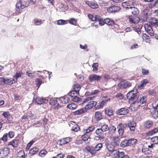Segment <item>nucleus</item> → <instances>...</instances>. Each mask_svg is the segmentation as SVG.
I'll use <instances>...</instances> for the list:
<instances>
[{
  "mask_svg": "<svg viewBox=\"0 0 158 158\" xmlns=\"http://www.w3.org/2000/svg\"><path fill=\"white\" fill-rule=\"evenodd\" d=\"M139 96V93L137 92L136 90L133 89L129 92L127 94V98L129 100L133 101L131 105L134 106L135 108L138 107L139 106V102L138 101V99Z\"/></svg>",
  "mask_w": 158,
  "mask_h": 158,
  "instance_id": "obj_1",
  "label": "nucleus"
},
{
  "mask_svg": "<svg viewBox=\"0 0 158 158\" xmlns=\"http://www.w3.org/2000/svg\"><path fill=\"white\" fill-rule=\"evenodd\" d=\"M95 98L94 97H89L86 98L84 101L83 103L84 104L88 102V103L86 104L85 107V109L86 110H87L89 109L92 108L93 107L95 106L97 104V102L95 101H93V100Z\"/></svg>",
  "mask_w": 158,
  "mask_h": 158,
  "instance_id": "obj_2",
  "label": "nucleus"
},
{
  "mask_svg": "<svg viewBox=\"0 0 158 158\" xmlns=\"http://www.w3.org/2000/svg\"><path fill=\"white\" fill-rule=\"evenodd\" d=\"M103 132L100 129H97L95 131L97 136H95L94 139L96 140H101L104 138Z\"/></svg>",
  "mask_w": 158,
  "mask_h": 158,
  "instance_id": "obj_3",
  "label": "nucleus"
},
{
  "mask_svg": "<svg viewBox=\"0 0 158 158\" xmlns=\"http://www.w3.org/2000/svg\"><path fill=\"white\" fill-rule=\"evenodd\" d=\"M33 99L34 102L38 104H41L44 103H46L48 101V100L46 99L41 98L35 95H34Z\"/></svg>",
  "mask_w": 158,
  "mask_h": 158,
  "instance_id": "obj_4",
  "label": "nucleus"
},
{
  "mask_svg": "<svg viewBox=\"0 0 158 158\" xmlns=\"http://www.w3.org/2000/svg\"><path fill=\"white\" fill-rule=\"evenodd\" d=\"M10 149L8 148H1L0 157L2 158H5L9 153Z\"/></svg>",
  "mask_w": 158,
  "mask_h": 158,
  "instance_id": "obj_5",
  "label": "nucleus"
},
{
  "mask_svg": "<svg viewBox=\"0 0 158 158\" xmlns=\"http://www.w3.org/2000/svg\"><path fill=\"white\" fill-rule=\"evenodd\" d=\"M127 125V126L129 127L131 131L134 132L135 131L136 126V123L135 121H130Z\"/></svg>",
  "mask_w": 158,
  "mask_h": 158,
  "instance_id": "obj_6",
  "label": "nucleus"
},
{
  "mask_svg": "<svg viewBox=\"0 0 158 158\" xmlns=\"http://www.w3.org/2000/svg\"><path fill=\"white\" fill-rule=\"evenodd\" d=\"M126 127H127L126 124H123L122 123H121L118 125V131L119 136H121L123 135L124 132V130Z\"/></svg>",
  "mask_w": 158,
  "mask_h": 158,
  "instance_id": "obj_7",
  "label": "nucleus"
},
{
  "mask_svg": "<svg viewBox=\"0 0 158 158\" xmlns=\"http://www.w3.org/2000/svg\"><path fill=\"white\" fill-rule=\"evenodd\" d=\"M145 29L146 31L151 36H153L154 35V33L152 27L150 26V25L148 24H145L144 25Z\"/></svg>",
  "mask_w": 158,
  "mask_h": 158,
  "instance_id": "obj_8",
  "label": "nucleus"
},
{
  "mask_svg": "<svg viewBox=\"0 0 158 158\" xmlns=\"http://www.w3.org/2000/svg\"><path fill=\"white\" fill-rule=\"evenodd\" d=\"M116 146L117 145L111 143L108 144L106 146V148L109 151L111 152L114 154L117 151L114 149Z\"/></svg>",
  "mask_w": 158,
  "mask_h": 158,
  "instance_id": "obj_9",
  "label": "nucleus"
},
{
  "mask_svg": "<svg viewBox=\"0 0 158 158\" xmlns=\"http://www.w3.org/2000/svg\"><path fill=\"white\" fill-rule=\"evenodd\" d=\"M101 78V77L95 74L90 75L89 77V80L91 82L94 81H98Z\"/></svg>",
  "mask_w": 158,
  "mask_h": 158,
  "instance_id": "obj_10",
  "label": "nucleus"
},
{
  "mask_svg": "<svg viewBox=\"0 0 158 158\" xmlns=\"http://www.w3.org/2000/svg\"><path fill=\"white\" fill-rule=\"evenodd\" d=\"M120 88L125 89L131 86V84L127 81H122L118 85Z\"/></svg>",
  "mask_w": 158,
  "mask_h": 158,
  "instance_id": "obj_11",
  "label": "nucleus"
},
{
  "mask_svg": "<svg viewBox=\"0 0 158 158\" xmlns=\"http://www.w3.org/2000/svg\"><path fill=\"white\" fill-rule=\"evenodd\" d=\"M120 7L118 6H113L107 9V11L109 13H113L118 12L120 10Z\"/></svg>",
  "mask_w": 158,
  "mask_h": 158,
  "instance_id": "obj_12",
  "label": "nucleus"
},
{
  "mask_svg": "<svg viewBox=\"0 0 158 158\" xmlns=\"http://www.w3.org/2000/svg\"><path fill=\"white\" fill-rule=\"evenodd\" d=\"M94 118L97 121H100L103 118V115L102 113L99 111L95 112Z\"/></svg>",
  "mask_w": 158,
  "mask_h": 158,
  "instance_id": "obj_13",
  "label": "nucleus"
},
{
  "mask_svg": "<svg viewBox=\"0 0 158 158\" xmlns=\"http://www.w3.org/2000/svg\"><path fill=\"white\" fill-rule=\"evenodd\" d=\"M107 98V97L106 96L103 97L102 98L103 100L100 103V104L99 105H98L97 106V108L98 109H100L102 108L105 104L106 103V102L110 100V98Z\"/></svg>",
  "mask_w": 158,
  "mask_h": 158,
  "instance_id": "obj_14",
  "label": "nucleus"
},
{
  "mask_svg": "<svg viewBox=\"0 0 158 158\" xmlns=\"http://www.w3.org/2000/svg\"><path fill=\"white\" fill-rule=\"evenodd\" d=\"M153 125L152 121L150 120L145 121L143 123V127L145 129H150L152 127Z\"/></svg>",
  "mask_w": 158,
  "mask_h": 158,
  "instance_id": "obj_15",
  "label": "nucleus"
},
{
  "mask_svg": "<svg viewBox=\"0 0 158 158\" xmlns=\"http://www.w3.org/2000/svg\"><path fill=\"white\" fill-rule=\"evenodd\" d=\"M85 150L87 153H90L92 155H94L95 154V152L94 151V148L92 146H86L85 148Z\"/></svg>",
  "mask_w": 158,
  "mask_h": 158,
  "instance_id": "obj_16",
  "label": "nucleus"
},
{
  "mask_svg": "<svg viewBox=\"0 0 158 158\" xmlns=\"http://www.w3.org/2000/svg\"><path fill=\"white\" fill-rule=\"evenodd\" d=\"M151 9L150 7H147L143 10L142 12L143 16L145 19H147L148 15L150 14V10Z\"/></svg>",
  "mask_w": 158,
  "mask_h": 158,
  "instance_id": "obj_17",
  "label": "nucleus"
},
{
  "mask_svg": "<svg viewBox=\"0 0 158 158\" xmlns=\"http://www.w3.org/2000/svg\"><path fill=\"white\" fill-rule=\"evenodd\" d=\"M19 143V139H14L12 141L9 142L8 145V146L11 145L13 147L16 148L17 147Z\"/></svg>",
  "mask_w": 158,
  "mask_h": 158,
  "instance_id": "obj_18",
  "label": "nucleus"
},
{
  "mask_svg": "<svg viewBox=\"0 0 158 158\" xmlns=\"http://www.w3.org/2000/svg\"><path fill=\"white\" fill-rule=\"evenodd\" d=\"M72 139V138L69 137L61 139L60 140V144L63 145L67 144L71 141Z\"/></svg>",
  "mask_w": 158,
  "mask_h": 158,
  "instance_id": "obj_19",
  "label": "nucleus"
},
{
  "mask_svg": "<svg viewBox=\"0 0 158 158\" xmlns=\"http://www.w3.org/2000/svg\"><path fill=\"white\" fill-rule=\"evenodd\" d=\"M129 11L131 12L132 14L134 15H137L139 13V10L136 7L130 6Z\"/></svg>",
  "mask_w": 158,
  "mask_h": 158,
  "instance_id": "obj_20",
  "label": "nucleus"
},
{
  "mask_svg": "<svg viewBox=\"0 0 158 158\" xmlns=\"http://www.w3.org/2000/svg\"><path fill=\"white\" fill-rule=\"evenodd\" d=\"M148 82L149 81L147 79H145L141 81L140 83L138 85V87L140 89H142Z\"/></svg>",
  "mask_w": 158,
  "mask_h": 158,
  "instance_id": "obj_21",
  "label": "nucleus"
},
{
  "mask_svg": "<svg viewBox=\"0 0 158 158\" xmlns=\"http://www.w3.org/2000/svg\"><path fill=\"white\" fill-rule=\"evenodd\" d=\"M150 23V25L156 27L158 26V19L155 18H152Z\"/></svg>",
  "mask_w": 158,
  "mask_h": 158,
  "instance_id": "obj_22",
  "label": "nucleus"
},
{
  "mask_svg": "<svg viewBox=\"0 0 158 158\" xmlns=\"http://www.w3.org/2000/svg\"><path fill=\"white\" fill-rule=\"evenodd\" d=\"M86 3L88 6L93 9H96L98 7V5L95 2L92 1H87Z\"/></svg>",
  "mask_w": 158,
  "mask_h": 158,
  "instance_id": "obj_23",
  "label": "nucleus"
},
{
  "mask_svg": "<svg viewBox=\"0 0 158 158\" xmlns=\"http://www.w3.org/2000/svg\"><path fill=\"white\" fill-rule=\"evenodd\" d=\"M16 10L18 12H19L20 9H23L24 8L23 4H22L21 1H18V2L16 5Z\"/></svg>",
  "mask_w": 158,
  "mask_h": 158,
  "instance_id": "obj_24",
  "label": "nucleus"
},
{
  "mask_svg": "<svg viewBox=\"0 0 158 158\" xmlns=\"http://www.w3.org/2000/svg\"><path fill=\"white\" fill-rule=\"evenodd\" d=\"M105 114L109 116L113 115L114 111L110 107H107L105 110Z\"/></svg>",
  "mask_w": 158,
  "mask_h": 158,
  "instance_id": "obj_25",
  "label": "nucleus"
},
{
  "mask_svg": "<svg viewBox=\"0 0 158 158\" xmlns=\"http://www.w3.org/2000/svg\"><path fill=\"white\" fill-rule=\"evenodd\" d=\"M129 21L131 23L137 24L139 21V18L138 17L130 18L129 19Z\"/></svg>",
  "mask_w": 158,
  "mask_h": 158,
  "instance_id": "obj_26",
  "label": "nucleus"
},
{
  "mask_svg": "<svg viewBox=\"0 0 158 158\" xmlns=\"http://www.w3.org/2000/svg\"><path fill=\"white\" fill-rule=\"evenodd\" d=\"M128 113L127 109L125 108H122L120 109L118 112V114L119 115H124Z\"/></svg>",
  "mask_w": 158,
  "mask_h": 158,
  "instance_id": "obj_27",
  "label": "nucleus"
},
{
  "mask_svg": "<svg viewBox=\"0 0 158 158\" xmlns=\"http://www.w3.org/2000/svg\"><path fill=\"white\" fill-rule=\"evenodd\" d=\"M69 100V98L66 96L61 97L60 98V101L61 103L63 104H65L68 103Z\"/></svg>",
  "mask_w": 158,
  "mask_h": 158,
  "instance_id": "obj_28",
  "label": "nucleus"
},
{
  "mask_svg": "<svg viewBox=\"0 0 158 158\" xmlns=\"http://www.w3.org/2000/svg\"><path fill=\"white\" fill-rule=\"evenodd\" d=\"M86 111V110L85 109V108H82L74 112L73 114L75 115H78L81 114Z\"/></svg>",
  "mask_w": 158,
  "mask_h": 158,
  "instance_id": "obj_29",
  "label": "nucleus"
},
{
  "mask_svg": "<svg viewBox=\"0 0 158 158\" xmlns=\"http://www.w3.org/2000/svg\"><path fill=\"white\" fill-rule=\"evenodd\" d=\"M13 79L6 78L5 79V84L9 85H11L12 84L16 83V81Z\"/></svg>",
  "mask_w": 158,
  "mask_h": 158,
  "instance_id": "obj_30",
  "label": "nucleus"
},
{
  "mask_svg": "<svg viewBox=\"0 0 158 158\" xmlns=\"http://www.w3.org/2000/svg\"><path fill=\"white\" fill-rule=\"evenodd\" d=\"M112 141V143L116 145H118L120 142L119 139V138L117 136H115L113 137Z\"/></svg>",
  "mask_w": 158,
  "mask_h": 158,
  "instance_id": "obj_31",
  "label": "nucleus"
},
{
  "mask_svg": "<svg viewBox=\"0 0 158 158\" xmlns=\"http://www.w3.org/2000/svg\"><path fill=\"white\" fill-rule=\"evenodd\" d=\"M88 17L89 19L93 21H97V20H98L99 16L98 15H95L94 16L91 14H88Z\"/></svg>",
  "mask_w": 158,
  "mask_h": 158,
  "instance_id": "obj_32",
  "label": "nucleus"
},
{
  "mask_svg": "<svg viewBox=\"0 0 158 158\" xmlns=\"http://www.w3.org/2000/svg\"><path fill=\"white\" fill-rule=\"evenodd\" d=\"M59 8L61 11L64 12L67 10L68 6L63 3H60L59 5Z\"/></svg>",
  "mask_w": 158,
  "mask_h": 158,
  "instance_id": "obj_33",
  "label": "nucleus"
},
{
  "mask_svg": "<svg viewBox=\"0 0 158 158\" xmlns=\"http://www.w3.org/2000/svg\"><path fill=\"white\" fill-rule=\"evenodd\" d=\"M18 157L19 158H25L27 155H25L23 150H21L19 152L18 154Z\"/></svg>",
  "mask_w": 158,
  "mask_h": 158,
  "instance_id": "obj_34",
  "label": "nucleus"
},
{
  "mask_svg": "<svg viewBox=\"0 0 158 158\" xmlns=\"http://www.w3.org/2000/svg\"><path fill=\"white\" fill-rule=\"evenodd\" d=\"M128 141V144L129 146L133 145L136 143L137 140L136 139L132 138L127 140Z\"/></svg>",
  "mask_w": 158,
  "mask_h": 158,
  "instance_id": "obj_35",
  "label": "nucleus"
},
{
  "mask_svg": "<svg viewBox=\"0 0 158 158\" xmlns=\"http://www.w3.org/2000/svg\"><path fill=\"white\" fill-rule=\"evenodd\" d=\"M81 88V86L79 85H75L73 86V90L76 92V94H78L79 93V91Z\"/></svg>",
  "mask_w": 158,
  "mask_h": 158,
  "instance_id": "obj_36",
  "label": "nucleus"
},
{
  "mask_svg": "<svg viewBox=\"0 0 158 158\" xmlns=\"http://www.w3.org/2000/svg\"><path fill=\"white\" fill-rule=\"evenodd\" d=\"M22 74V72H19L16 73L15 75L13 76V79L16 81V83L17 82V79L19 77H21V76Z\"/></svg>",
  "mask_w": 158,
  "mask_h": 158,
  "instance_id": "obj_37",
  "label": "nucleus"
},
{
  "mask_svg": "<svg viewBox=\"0 0 158 158\" xmlns=\"http://www.w3.org/2000/svg\"><path fill=\"white\" fill-rule=\"evenodd\" d=\"M115 153L117 155L118 158H124L125 156L124 152H120L118 151H117Z\"/></svg>",
  "mask_w": 158,
  "mask_h": 158,
  "instance_id": "obj_38",
  "label": "nucleus"
},
{
  "mask_svg": "<svg viewBox=\"0 0 158 158\" xmlns=\"http://www.w3.org/2000/svg\"><path fill=\"white\" fill-rule=\"evenodd\" d=\"M105 21L106 24L108 25L112 26L114 24V22L113 20L108 18L105 19Z\"/></svg>",
  "mask_w": 158,
  "mask_h": 158,
  "instance_id": "obj_39",
  "label": "nucleus"
},
{
  "mask_svg": "<svg viewBox=\"0 0 158 158\" xmlns=\"http://www.w3.org/2000/svg\"><path fill=\"white\" fill-rule=\"evenodd\" d=\"M39 149L37 147H34L30 149L29 151V153L31 155H33L36 153L38 152Z\"/></svg>",
  "mask_w": 158,
  "mask_h": 158,
  "instance_id": "obj_40",
  "label": "nucleus"
},
{
  "mask_svg": "<svg viewBox=\"0 0 158 158\" xmlns=\"http://www.w3.org/2000/svg\"><path fill=\"white\" fill-rule=\"evenodd\" d=\"M67 107L69 109H70L74 110L77 108V104L73 103L70 104L68 105L67 106Z\"/></svg>",
  "mask_w": 158,
  "mask_h": 158,
  "instance_id": "obj_41",
  "label": "nucleus"
},
{
  "mask_svg": "<svg viewBox=\"0 0 158 158\" xmlns=\"http://www.w3.org/2000/svg\"><path fill=\"white\" fill-rule=\"evenodd\" d=\"M142 151L145 155H149L151 154V152L150 151L148 148L143 147L142 149Z\"/></svg>",
  "mask_w": 158,
  "mask_h": 158,
  "instance_id": "obj_42",
  "label": "nucleus"
},
{
  "mask_svg": "<svg viewBox=\"0 0 158 158\" xmlns=\"http://www.w3.org/2000/svg\"><path fill=\"white\" fill-rule=\"evenodd\" d=\"M149 2V6L151 7L155 6L158 2V0H150Z\"/></svg>",
  "mask_w": 158,
  "mask_h": 158,
  "instance_id": "obj_43",
  "label": "nucleus"
},
{
  "mask_svg": "<svg viewBox=\"0 0 158 158\" xmlns=\"http://www.w3.org/2000/svg\"><path fill=\"white\" fill-rule=\"evenodd\" d=\"M80 127L79 126L76 124H73L71 130L75 132H77L80 130Z\"/></svg>",
  "mask_w": 158,
  "mask_h": 158,
  "instance_id": "obj_44",
  "label": "nucleus"
},
{
  "mask_svg": "<svg viewBox=\"0 0 158 158\" xmlns=\"http://www.w3.org/2000/svg\"><path fill=\"white\" fill-rule=\"evenodd\" d=\"M128 143V141L127 140H124L123 141L120 143V146L123 148L129 146Z\"/></svg>",
  "mask_w": 158,
  "mask_h": 158,
  "instance_id": "obj_45",
  "label": "nucleus"
},
{
  "mask_svg": "<svg viewBox=\"0 0 158 158\" xmlns=\"http://www.w3.org/2000/svg\"><path fill=\"white\" fill-rule=\"evenodd\" d=\"M100 129L103 132L109 130V127L106 124L102 125Z\"/></svg>",
  "mask_w": 158,
  "mask_h": 158,
  "instance_id": "obj_46",
  "label": "nucleus"
},
{
  "mask_svg": "<svg viewBox=\"0 0 158 158\" xmlns=\"http://www.w3.org/2000/svg\"><path fill=\"white\" fill-rule=\"evenodd\" d=\"M147 101V98L146 96H143L140 99L139 102V104H143L145 103Z\"/></svg>",
  "mask_w": 158,
  "mask_h": 158,
  "instance_id": "obj_47",
  "label": "nucleus"
},
{
  "mask_svg": "<svg viewBox=\"0 0 158 158\" xmlns=\"http://www.w3.org/2000/svg\"><path fill=\"white\" fill-rule=\"evenodd\" d=\"M102 147V144L101 143H99L97 144L95 148H94V149L95 152L99 151Z\"/></svg>",
  "mask_w": 158,
  "mask_h": 158,
  "instance_id": "obj_48",
  "label": "nucleus"
},
{
  "mask_svg": "<svg viewBox=\"0 0 158 158\" xmlns=\"http://www.w3.org/2000/svg\"><path fill=\"white\" fill-rule=\"evenodd\" d=\"M97 21H98L99 24L101 26H103L105 24H106L105 19H102L100 18L99 16L98 20H97Z\"/></svg>",
  "mask_w": 158,
  "mask_h": 158,
  "instance_id": "obj_49",
  "label": "nucleus"
},
{
  "mask_svg": "<svg viewBox=\"0 0 158 158\" xmlns=\"http://www.w3.org/2000/svg\"><path fill=\"white\" fill-rule=\"evenodd\" d=\"M47 153V151L44 149L41 150L39 153V155L41 157H44Z\"/></svg>",
  "mask_w": 158,
  "mask_h": 158,
  "instance_id": "obj_50",
  "label": "nucleus"
},
{
  "mask_svg": "<svg viewBox=\"0 0 158 158\" xmlns=\"http://www.w3.org/2000/svg\"><path fill=\"white\" fill-rule=\"evenodd\" d=\"M142 38L144 40H145L147 42L150 41L149 40L150 39V38L149 36L147 35L146 34H143Z\"/></svg>",
  "mask_w": 158,
  "mask_h": 158,
  "instance_id": "obj_51",
  "label": "nucleus"
},
{
  "mask_svg": "<svg viewBox=\"0 0 158 158\" xmlns=\"http://www.w3.org/2000/svg\"><path fill=\"white\" fill-rule=\"evenodd\" d=\"M50 104L52 105L55 106L57 104V101L55 98L52 99L50 101Z\"/></svg>",
  "mask_w": 158,
  "mask_h": 158,
  "instance_id": "obj_52",
  "label": "nucleus"
},
{
  "mask_svg": "<svg viewBox=\"0 0 158 158\" xmlns=\"http://www.w3.org/2000/svg\"><path fill=\"white\" fill-rule=\"evenodd\" d=\"M67 23L66 21L62 19L58 20L57 22V24L58 25H64L66 24Z\"/></svg>",
  "mask_w": 158,
  "mask_h": 158,
  "instance_id": "obj_53",
  "label": "nucleus"
},
{
  "mask_svg": "<svg viewBox=\"0 0 158 158\" xmlns=\"http://www.w3.org/2000/svg\"><path fill=\"white\" fill-rule=\"evenodd\" d=\"M151 141L154 144H158V136H155L152 138Z\"/></svg>",
  "mask_w": 158,
  "mask_h": 158,
  "instance_id": "obj_54",
  "label": "nucleus"
},
{
  "mask_svg": "<svg viewBox=\"0 0 158 158\" xmlns=\"http://www.w3.org/2000/svg\"><path fill=\"white\" fill-rule=\"evenodd\" d=\"M95 129V127L94 126H92L89 127L88 129L86 130V133H87L93 131Z\"/></svg>",
  "mask_w": 158,
  "mask_h": 158,
  "instance_id": "obj_55",
  "label": "nucleus"
},
{
  "mask_svg": "<svg viewBox=\"0 0 158 158\" xmlns=\"http://www.w3.org/2000/svg\"><path fill=\"white\" fill-rule=\"evenodd\" d=\"M98 67V64L97 63H94L92 66L93 68V71L97 73Z\"/></svg>",
  "mask_w": 158,
  "mask_h": 158,
  "instance_id": "obj_56",
  "label": "nucleus"
},
{
  "mask_svg": "<svg viewBox=\"0 0 158 158\" xmlns=\"http://www.w3.org/2000/svg\"><path fill=\"white\" fill-rule=\"evenodd\" d=\"M109 131L112 134H114L116 128L114 126H111L109 127Z\"/></svg>",
  "mask_w": 158,
  "mask_h": 158,
  "instance_id": "obj_57",
  "label": "nucleus"
},
{
  "mask_svg": "<svg viewBox=\"0 0 158 158\" xmlns=\"http://www.w3.org/2000/svg\"><path fill=\"white\" fill-rule=\"evenodd\" d=\"M128 4L129 3L126 2H124L122 3V6L124 8L126 9H127L129 10V9L130 8V6L128 5Z\"/></svg>",
  "mask_w": 158,
  "mask_h": 158,
  "instance_id": "obj_58",
  "label": "nucleus"
},
{
  "mask_svg": "<svg viewBox=\"0 0 158 158\" xmlns=\"http://www.w3.org/2000/svg\"><path fill=\"white\" fill-rule=\"evenodd\" d=\"M73 97V98H72V100L73 102H77L81 100V98L77 96V95H75Z\"/></svg>",
  "mask_w": 158,
  "mask_h": 158,
  "instance_id": "obj_59",
  "label": "nucleus"
},
{
  "mask_svg": "<svg viewBox=\"0 0 158 158\" xmlns=\"http://www.w3.org/2000/svg\"><path fill=\"white\" fill-rule=\"evenodd\" d=\"M36 84L37 86H39L42 83V81L39 79H36L35 81Z\"/></svg>",
  "mask_w": 158,
  "mask_h": 158,
  "instance_id": "obj_60",
  "label": "nucleus"
},
{
  "mask_svg": "<svg viewBox=\"0 0 158 158\" xmlns=\"http://www.w3.org/2000/svg\"><path fill=\"white\" fill-rule=\"evenodd\" d=\"M35 23L36 25H39L42 24V21L40 19H36L35 20Z\"/></svg>",
  "mask_w": 158,
  "mask_h": 158,
  "instance_id": "obj_61",
  "label": "nucleus"
},
{
  "mask_svg": "<svg viewBox=\"0 0 158 158\" xmlns=\"http://www.w3.org/2000/svg\"><path fill=\"white\" fill-rule=\"evenodd\" d=\"M142 73L143 75H147L149 73V70L145 69H142Z\"/></svg>",
  "mask_w": 158,
  "mask_h": 158,
  "instance_id": "obj_62",
  "label": "nucleus"
},
{
  "mask_svg": "<svg viewBox=\"0 0 158 158\" xmlns=\"http://www.w3.org/2000/svg\"><path fill=\"white\" fill-rule=\"evenodd\" d=\"M69 23L71 24L75 25L76 23V21L73 19H71L69 21Z\"/></svg>",
  "mask_w": 158,
  "mask_h": 158,
  "instance_id": "obj_63",
  "label": "nucleus"
},
{
  "mask_svg": "<svg viewBox=\"0 0 158 158\" xmlns=\"http://www.w3.org/2000/svg\"><path fill=\"white\" fill-rule=\"evenodd\" d=\"M154 110H155V114L156 115V117H158V105L154 108Z\"/></svg>",
  "mask_w": 158,
  "mask_h": 158,
  "instance_id": "obj_64",
  "label": "nucleus"
}]
</instances>
